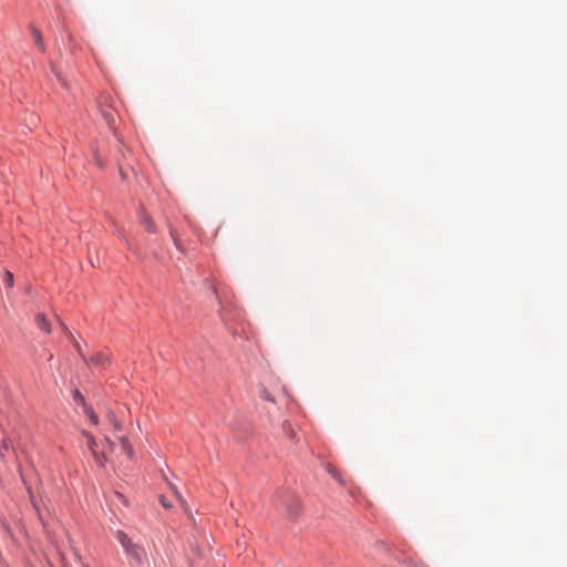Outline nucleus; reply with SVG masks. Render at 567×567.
I'll use <instances>...</instances> for the list:
<instances>
[{
    "label": "nucleus",
    "mask_w": 567,
    "mask_h": 567,
    "mask_svg": "<svg viewBox=\"0 0 567 567\" xmlns=\"http://www.w3.org/2000/svg\"><path fill=\"white\" fill-rule=\"evenodd\" d=\"M116 539L122 545L125 554L131 558V564L140 566L146 560V550L138 544L133 543L124 532L118 530Z\"/></svg>",
    "instance_id": "f257e3e1"
},
{
    "label": "nucleus",
    "mask_w": 567,
    "mask_h": 567,
    "mask_svg": "<svg viewBox=\"0 0 567 567\" xmlns=\"http://www.w3.org/2000/svg\"><path fill=\"white\" fill-rule=\"evenodd\" d=\"M83 436L85 437V444H86L87 449L91 451V453L95 460V463L99 466H104L105 463L110 461L109 455L114 449V443L109 437H105L103 451L100 453L96 451L97 443L95 442L94 437L85 431H83Z\"/></svg>",
    "instance_id": "f03ea898"
},
{
    "label": "nucleus",
    "mask_w": 567,
    "mask_h": 567,
    "mask_svg": "<svg viewBox=\"0 0 567 567\" xmlns=\"http://www.w3.org/2000/svg\"><path fill=\"white\" fill-rule=\"evenodd\" d=\"M30 31H31V34L33 37L34 44L37 45V48L41 52H44L45 51V44H44L41 31L38 28L33 27V25L30 27Z\"/></svg>",
    "instance_id": "7ed1b4c3"
},
{
    "label": "nucleus",
    "mask_w": 567,
    "mask_h": 567,
    "mask_svg": "<svg viewBox=\"0 0 567 567\" xmlns=\"http://www.w3.org/2000/svg\"><path fill=\"white\" fill-rule=\"evenodd\" d=\"M35 323H37L38 328L41 329L42 331H44L45 333L51 332L50 322L48 321V319L45 318V316L43 313L35 315Z\"/></svg>",
    "instance_id": "20e7f679"
},
{
    "label": "nucleus",
    "mask_w": 567,
    "mask_h": 567,
    "mask_svg": "<svg viewBox=\"0 0 567 567\" xmlns=\"http://www.w3.org/2000/svg\"><path fill=\"white\" fill-rule=\"evenodd\" d=\"M120 445H121V450L122 452L128 457V458H132L133 455H134V450L131 445V443L128 442V440L124 436H121L120 437Z\"/></svg>",
    "instance_id": "39448f33"
},
{
    "label": "nucleus",
    "mask_w": 567,
    "mask_h": 567,
    "mask_svg": "<svg viewBox=\"0 0 567 567\" xmlns=\"http://www.w3.org/2000/svg\"><path fill=\"white\" fill-rule=\"evenodd\" d=\"M83 412L84 414L89 417L90 422L93 424V425H97L99 424V417L97 415L94 413L93 409L87 406L86 404H84L83 406Z\"/></svg>",
    "instance_id": "423d86ee"
},
{
    "label": "nucleus",
    "mask_w": 567,
    "mask_h": 567,
    "mask_svg": "<svg viewBox=\"0 0 567 567\" xmlns=\"http://www.w3.org/2000/svg\"><path fill=\"white\" fill-rule=\"evenodd\" d=\"M109 361L107 357H105L102 353H97L94 357H92L87 363L93 365H104Z\"/></svg>",
    "instance_id": "0eeeda50"
},
{
    "label": "nucleus",
    "mask_w": 567,
    "mask_h": 567,
    "mask_svg": "<svg viewBox=\"0 0 567 567\" xmlns=\"http://www.w3.org/2000/svg\"><path fill=\"white\" fill-rule=\"evenodd\" d=\"M3 281L7 287L11 288L13 286V275L10 271H6Z\"/></svg>",
    "instance_id": "6e6552de"
},
{
    "label": "nucleus",
    "mask_w": 567,
    "mask_h": 567,
    "mask_svg": "<svg viewBox=\"0 0 567 567\" xmlns=\"http://www.w3.org/2000/svg\"><path fill=\"white\" fill-rule=\"evenodd\" d=\"M74 400H75L76 402L81 403L83 406H84V404H86V403L84 402V398H83V395H82L79 391H75V393H74Z\"/></svg>",
    "instance_id": "1a4fd4ad"
},
{
    "label": "nucleus",
    "mask_w": 567,
    "mask_h": 567,
    "mask_svg": "<svg viewBox=\"0 0 567 567\" xmlns=\"http://www.w3.org/2000/svg\"><path fill=\"white\" fill-rule=\"evenodd\" d=\"M144 224H145V226H146V229H147L150 233H153V231H154L153 223H152V220H151L148 217H146V218L144 219Z\"/></svg>",
    "instance_id": "9d476101"
},
{
    "label": "nucleus",
    "mask_w": 567,
    "mask_h": 567,
    "mask_svg": "<svg viewBox=\"0 0 567 567\" xmlns=\"http://www.w3.org/2000/svg\"><path fill=\"white\" fill-rule=\"evenodd\" d=\"M113 425H114V429H115L116 431H120V430H121V425H120V423H118L117 421H113Z\"/></svg>",
    "instance_id": "9b49d317"
},
{
    "label": "nucleus",
    "mask_w": 567,
    "mask_h": 567,
    "mask_svg": "<svg viewBox=\"0 0 567 567\" xmlns=\"http://www.w3.org/2000/svg\"><path fill=\"white\" fill-rule=\"evenodd\" d=\"M174 493H175L176 497L184 504V499L182 498L179 493L176 491V488H174Z\"/></svg>",
    "instance_id": "f8f14e48"
},
{
    "label": "nucleus",
    "mask_w": 567,
    "mask_h": 567,
    "mask_svg": "<svg viewBox=\"0 0 567 567\" xmlns=\"http://www.w3.org/2000/svg\"><path fill=\"white\" fill-rule=\"evenodd\" d=\"M8 450V446L6 443L2 444V449L0 450V455L3 456V452L2 451H7Z\"/></svg>",
    "instance_id": "ddd939ff"
},
{
    "label": "nucleus",
    "mask_w": 567,
    "mask_h": 567,
    "mask_svg": "<svg viewBox=\"0 0 567 567\" xmlns=\"http://www.w3.org/2000/svg\"><path fill=\"white\" fill-rule=\"evenodd\" d=\"M76 348H78V351H79L80 355H81L85 361H87V360H86V358L84 357V354L82 353L81 348H80V346H79L78 343H76Z\"/></svg>",
    "instance_id": "4468645a"
},
{
    "label": "nucleus",
    "mask_w": 567,
    "mask_h": 567,
    "mask_svg": "<svg viewBox=\"0 0 567 567\" xmlns=\"http://www.w3.org/2000/svg\"><path fill=\"white\" fill-rule=\"evenodd\" d=\"M161 502H162V505H163L164 507H169V505L167 504V502H165L164 497H162Z\"/></svg>",
    "instance_id": "2eb2a0df"
},
{
    "label": "nucleus",
    "mask_w": 567,
    "mask_h": 567,
    "mask_svg": "<svg viewBox=\"0 0 567 567\" xmlns=\"http://www.w3.org/2000/svg\"><path fill=\"white\" fill-rule=\"evenodd\" d=\"M83 567H86V566H83Z\"/></svg>",
    "instance_id": "dca6fc26"
}]
</instances>
